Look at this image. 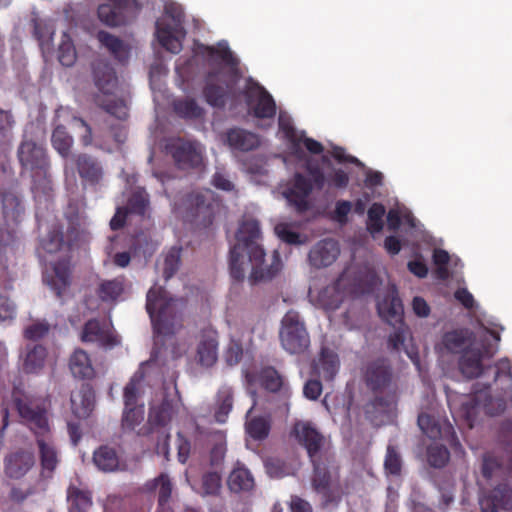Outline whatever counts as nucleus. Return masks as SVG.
I'll list each match as a JSON object with an SVG mask.
<instances>
[{
	"mask_svg": "<svg viewBox=\"0 0 512 512\" xmlns=\"http://www.w3.org/2000/svg\"><path fill=\"white\" fill-rule=\"evenodd\" d=\"M260 224L256 219H244L236 233V243L230 249L229 269L235 281L245 278L246 256L252 264L249 281L252 284L272 280L281 270L282 262L277 250L273 251L270 264L265 263V251L259 243Z\"/></svg>",
	"mask_w": 512,
	"mask_h": 512,
	"instance_id": "f257e3e1",
	"label": "nucleus"
},
{
	"mask_svg": "<svg viewBox=\"0 0 512 512\" xmlns=\"http://www.w3.org/2000/svg\"><path fill=\"white\" fill-rule=\"evenodd\" d=\"M362 379L373 394L367 408L377 412H388L398 401V382L391 362L385 357L368 361L362 369Z\"/></svg>",
	"mask_w": 512,
	"mask_h": 512,
	"instance_id": "f03ea898",
	"label": "nucleus"
},
{
	"mask_svg": "<svg viewBox=\"0 0 512 512\" xmlns=\"http://www.w3.org/2000/svg\"><path fill=\"white\" fill-rule=\"evenodd\" d=\"M91 77L99 94L94 98L97 106L119 120L128 117V107L124 100L119 98L106 99L112 96L118 88V76L114 67L103 59H97L91 64Z\"/></svg>",
	"mask_w": 512,
	"mask_h": 512,
	"instance_id": "7ed1b4c3",
	"label": "nucleus"
},
{
	"mask_svg": "<svg viewBox=\"0 0 512 512\" xmlns=\"http://www.w3.org/2000/svg\"><path fill=\"white\" fill-rule=\"evenodd\" d=\"M177 301L168 297L167 291L161 286H153L147 292L146 310L156 334L174 335L182 327V317L176 307Z\"/></svg>",
	"mask_w": 512,
	"mask_h": 512,
	"instance_id": "20e7f679",
	"label": "nucleus"
},
{
	"mask_svg": "<svg viewBox=\"0 0 512 512\" xmlns=\"http://www.w3.org/2000/svg\"><path fill=\"white\" fill-rule=\"evenodd\" d=\"M377 310L380 317L394 328L387 339L388 349L391 352H400L403 348L412 359L405 348V342L411 336V333L404 322L403 304L394 285L388 290L383 299L378 301Z\"/></svg>",
	"mask_w": 512,
	"mask_h": 512,
	"instance_id": "39448f33",
	"label": "nucleus"
},
{
	"mask_svg": "<svg viewBox=\"0 0 512 512\" xmlns=\"http://www.w3.org/2000/svg\"><path fill=\"white\" fill-rule=\"evenodd\" d=\"M11 397L19 416L32 433L50 427L48 421L50 401L48 398L25 391L21 383L14 384Z\"/></svg>",
	"mask_w": 512,
	"mask_h": 512,
	"instance_id": "423d86ee",
	"label": "nucleus"
},
{
	"mask_svg": "<svg viewBox=\"0 0 512 512\" xmlns=\"http://www.w3.org/2000/svg\"><path fill=\"white\" fill-rule=\"evenodd\" d=\"M310 179L301 173H296L290 187L283 191V196L290 207L297 213L302 214L309 210L310 203L308 197L313 187L322 190L326 183V177L318 165H308L306 168Z\"/></svg>",
	"mask_w": 512,
	"mask_h": 512,
	"instance_id": "0eeeda50",
	"label": "nucleus"
},
{
	"mask_svg": "<svg viewBox=\"0 0 512 512\" xmlns=\"http://www.w3.org/2000/svg\"><path fill=\"white\" fill-rule=\"evenodd\" d=\"M490 339L497 345L500 341V335L492 330L485 329V333L479 341L467 347L458 361L460 372L467 378H477L484 370L483 360L490 359L496 353V347L490 343Z\"/></svg>",
	"mask_w": 512,
	"mask_h": 512,
	"instance_id": "6e6552de",
	"label": "nucleus"
},
{
	"mask_svg": "<svg viewBox=\"0 0 512 512\" xmlns=\"http://www.w3.org/2000/svg\"><path fill=\"white\" fill-rule=\"evenodd\" d=\"M164 151L174 166L184 172L200 169L204 165V150L196 140L171 137L165 141Z\"/></svg>",
	"mask_w": 512,
	"mask_h": 512,
	"instance_id": "1a4fd4ad",
	"label": "nucleus"
},
{
	"mask_svg": "<svg viewBox=\"0 0 512 512\" xmlns=\"http://www.w3.org/2000/svg\"><path fill=\"white\" fill-rule=\"evenodd\" d=\"M176 213L184 221L207 227L214 219L213 205L201 192L192 191L175 202Z\"/></svg>",
	"mask_w": 512,
	"mask_h": 512,
	"instance_id": "9d476101",
	"label": "nucleus"
},
{
	"mask_svg": "<svg viewBox=\"0 0 512 512\" xmlns=\"http://www.w3.org/2000/svg\"><path fill=\"white\" fill-rule=\"evenodd\" d=\"M279 338L284 350L290 354H302L310 346V337L298 312L288 311L281 320Z\"/></svg>",
	"mask_w": 512,
	"mask_h": 512,
	"instance_id": "9b49d317",
	"label": "nucleus"
},
{
	"mask_svg": "<svg viewBox=\"0 0 512 512\" xmlns=\"http://www.w3.org/2000/svg\"><path fill=\"white\" fill-rule=\"evenodd\" d=\"M250 115L257 119H273L277 106L272 95L253 78L246 79L241 91Z\"/></svg>",
	"mask_w": 512,
	"mask_h": 512,
	"instance_id": "f8f14e48",
	"label": "nucleus"
},
{
	"mask_svg": "<svg viewBox=\"0 0 512 512\" xmlns=\"http://www.w3.org/2000/svg\"><path fill=\"white\" fill-rule=\"evenodd\" d=\"M18 161L25 171L34 176H45L50 168L46 148L41 141L24 136L17 149Z\"/></svg>",
	"mask_w": 512,
	"mask_h": 512,
	"instance_id": "ddd939ff",
	"label": "nucleus"
},
{
	"mask_svg": "<svg viewBox=\"0 0 512 512\" xmlns=\"http://www.w3.org/2000/svg\"><path fill=\"white\" fill-rule=\"evenodd\" d=\"M165 13L173 20V25L156 23V36L160 45L167 51L178 54L182 50V39L186 35L183 27L184 13L180 7L169 5Z\"/></svg>",
	"mask_w": 512,
	"mask_h": 512,
	"instance_id": "4468645a",
	"label": "nucleus"
},
{
	"mask_svg": "<svg viewBox=\"0 0 512 512\" xmlns=\"http://www.w3.org/2000/svg\"><path fill=\"white\" fill-rule=\"evenodd\" d=\"M292 434L298 443L305 448L310 460L324 457L329 461V442L314 424L308 421H298L294 424Z\"/></svg>",
	"mask_w": 512,
	"mask_h": 512,
	"instance_id": "2eb2a0df",
	"label": "nucleus"
},
{
	"mask_svg": "<svg viewBox=\"0 0 512 512\" xmlns=\"http://www.w3.org/2000/svg\"><path fill=\"white\" fill-rule=\"evenodd\" d=\"M41 465V474L44 477H52L60 459L58 449L55 445L51 428L42 429L33 433Z\"/></svg>",
	"mask_w": 512,
	"mask_h": 512,
	"instance_id": "dca6fc26",
	"label": "nucleus"
},
{
	"mask_svg": "<svg viewBox=\"0 0 512 512\" xmlns=\"http://www.w3.org/2000/svg\"><path fill=\"white\" fill-rule=\"evenodd\" d=\"M139 380L133 377L124 388L125 409L122 417L124 429L133 430L144 420V405L137 404Z\"/></svg>",
	"mask_w": 512,
	"mask_h": 512,
	"instance_id": "f3484780",
	"label": "nucleus"
},
{
	"mask_svg": "<svg viewBox=\"0 0 512 512\" xmlns=\"http://www.w3.org/2000/svg\"><path fill=\"white\" fill-rule=\"evenodd\" d=\"M310 461L313 465L312 485L314 490L324 496L326 503L338 504L341 497L339 495L334 496L331 491L332 474L330 467L333 462V455H330L329 461H326L324 457Z\"/></svg>",
	"mask_w": 512,
	"mask_h": 512,
	"instance_id": "a211bd4d",
	"label": "nucleus"
},
{
	"mask_svg": "<svg viewBox=\"0 0 512 512\" xmlns=\"http://www.w3.org/2000/svg\"><path fill=\"white\" fill-rule=\"evenodd\" d=\"M81 341L97 343L100 347L112 348L119 344L117 336L113 333L110 324L105 320L96 318L88 320L81 332Z\"/></svg>",
	"mask_w": 512,
	"mask_h": 512,
	"instance_id": "6ab92c4d",
	"label": "nucleus"
},
{
	"mask_svg": "<svg viewBox=\"0 0 512 512\" xmlns=\"http://www.w3.org/2000/svg\"><path fill=\"white\" fill-rule=\"evenodd\" d=\"M218 332L208 326L201 329L198 335L195 359L205 368L214 366L218 360Z\"/></svg>",
	"mask_w": 512,
	"mask_h": 512,
	"instance_id": "aec40b11",
	"label": "nucleus"
},
{
	"mask_svg": "<svg viewBox=\"0 0 512 512\" xmlns=\"http://www.w3.org/2000/svg\"><path fill=\"white\" fill-rule=\"evenodd\" d=\"M4 473L10 479H21L35 465V455L31 450L19 448L4 457Z\"/></svg>",
	"mask_w": 512,
	"mask_h": 512,
	"instance_id": "412c9836",
	"label": "nucleus"
},
{
	"mask_svg": "<svg viewBox=\"0 0 512 512\" xmlns=\"http://www.w3.org/2000/svg\"><path fill=\"white\" fill-rule=\"evenodd\" d=\"M75 168L83 184L97 186L104 177L101 162L87 153H78L72 157Z\"/></svg>",
	"mask_w": 512,
	"mask_h": 512,
	"instance_id": "4be33fe9",
	"label": "nucleus"
},
{
	"mask_svg": "<svg viewBox=\"0 0 512 512\" xmlns=\"http://www.w3.org/2000/svg\"><path fill=\"white\" fill-rule=\"evenodd\" d=\"M44 281L62 299L71 285L70 257L66 256L52 266V272L44 275Z\"/></svg>",
	"mask_w": 512,
	"mask_h": 512,
	"instance_id": "5701e85b",
	"label": "nucleus"
},
{
	"mask_svg": "<svg viewBox=\"0 0 512 512\" xmlns=\"http://www.w3.org/2000/svg\"><path fill=\"white\" fill-rule=\"evenodd\" d=\"M221 74L219 68L211 69L205 76L203 96L206 102L214 108H224L227 102L229 85H219L217 80Z\"/></svg>",
	"mask_w": 512,
	"mask_h": 512,
	"instance_id": "b1692460",
	"label": "nucleus"
},
{
	"mask_svg": "<svg viewBox=\"0 0 512 512\" xmlns=\"http://www.w3.org/2000/svg\"><path fill=\"white\" fill-rule=\"evenodd\" d=\"M225 143L231 150L249 152L260 146L258 134L240 127L229 128L225 132Z\"/></svg>",
	"mask_w": 512,
	"mask_h": 512,
	"instance_id": "393cba45",
	"label": "nucleus"
},
{
	"mask_svg": "<svg viewBox=\"0 0 512 512\" xmlns=\"http://www.w3.org/2000/svg\"><path fill=\"white\" fill-rule=\"evenodd\" d=\"M476 342V335L468 328H458L445 332L441 339L444 349L452 354L463 353L467 347Z\"/></svg>",
	"mask_w": 512,
	"mask_h": 512,
	"instance_id": "a878e982",
	"label": "nucleus"
},
{
	"mask_svg": "<svg viewBox=\"0 0 512 512\" xmlns=\"http://www.w3.org/2000/svg\"><path fill=\"white\" fill-rule=\"evenodd\" d=\"M48 351L42 344L26 345L22 358V371L25 374L38 375L45 367Z\"/></svg>",
	"mask_w": 512,
	"mask_h": 512,
	"instance_id": "bb28decb",
	"label": "nucleus"
},
{
	"mask_svg": "<svg viewBox=\"0 0 512 512\" xmlns=\"http://www.w3.org/2000/svg\"><path fill=\"white\" fill-rule=\"evenodd\" d=\"M339 253L340 249L335 240L323 239L310 250L309 260L317 268L326 267L337 259Z\"/></svg>",
	"mask_w": 512,
	"mask_h": 512,
	"instance_id": "cd10ccee",
	"label": "nucleus"
},
{
	"mask_svg": "<svg viewBox=\"0 0 512 512\" xmlns=\"http://www.w3.org/2000/svg\"><path fill=\"white\" fill-rule=\"evenodd\" d=\"M95 392L91 385L83 384L78 393L71 395V408L74 415L79 418H87L94 409Z\"/></svg>",
	"mask_w": 512,
	"mask_h": 512,
	"instance_id": "c85d7f7f",
	"label": "nucleus"
},
{
	"mask_svg": "<svg viewBox=\"0 0 512 512\" xmlns=\"http://www.w3.org/2000/svg\"><path fill=\"white\" fill-rule=\"evenodd\" d=\"M113 4H101L97 9L100 21L107 26L116 27L124 23L122 10L125 9L131 0H110ZM136 3V0H132Z\"/></svg>",
	"mask_w": 512,
	"mask_h": 512,
	"instance_id": "c756f323",
	"label": "nucleus"
},
{
	"mask_svg": "<svg viewBox=\"0 0 512 512\" xmlns=\"http://www.w3.org/2000/svg\"><path fill=\"white\" fill-rule=\"evenodd\" d=\"M71 246V242L64 239L63 227L59 224H53L41 239V248L49 254L70 252Z\"/></svg>",
	"mask_w": 512,
	"mask_h": 512,
	"instance_id": "7c9ffc66",
	"label": "nucleus"
},
{
	"mask_svg": "<svg viewBox=\"0 0 512 512\" xmlns=\"http://www.w3.org/2000/svg\"><path fill=\"white\" fill-rule=\"evenodd\" d=\"M69 369L72 375L78 379H91L95 375V370L88 353L81 348L75 349L71 354Z\"/></svg>",
	"mask_w": 512,
	"mask_h": 512,
	"instance_id": "2f4dec72",
	"label": "nucleus"
},
{
	"mask_svg": "<svg viewBox=\"0 0 512 512\" xmlns=\"http://www.w3.org/2000/svg\"><path fill=\"white\" fill-rule=\"evenodd\" d=\"M68 512H89L93 502L92 494L87 489H82L70 484L67 489Z\"/></svg>",
	"mask_w": 512,
	"mask_h": 512,
	"instance_id": "473e14b6",
	"label": "nucleus"
},
{
	"mask_svg": "<svg viewBox=\"0 0 512 512\" xmlns=\"http://www.w3.org/2000/svg\"><path fill=\"white\" fill-rule=\"evenodd\" d=\"M126 278L118 276L114 279L103 280L97 288V296L102 302L113 303L119 300L125 291Z\"/></svg>",
	"mask_w": 512,
	"mask_h": 512,
	"instance_id": "72a5a7b5",
	"label": "nucleus"
},
{
	"mask_svg": "<svg viewBox=\"0 0 512 512\" xmlns=\"http://www.w3.org/2000/svg\"><path fill=\"white\" fill-rule=\"evenodd\" d=\"M175 414L173 400L164 398L160 404L150 408L148 422L152 427H166Z\"/></svg>",
	"mask_w": 512,
	"mask_h": 512,
	"instance_id": "f704fd0d",
	"label": "nucleus"
},
{
	"mask_svg": "<svg viewBox=\"0 0 512 512\" xmlns=\"http://www.w3.org/2000/svg\"><path fill=\"white\" fill-rule=\"evenodd\" d=\"M234 404V392L229 386H222L215 398L214 418L218 423H225Z\"/></svg>",
	"mask_w": 512,
	"mask_h": 512,
	"instance_id": "c9c22d12",
	"label": "nucleus"
},
{
	"mask_svg": "<svg viewBox=\"0 0 512 512\" xmlns=\"http://www.w3.org/2000/svg\"><path fill=\"white\" fill-rule=\"evenodd\" d=\"M339 358L336 353L328 348H322L318 363L315 364L314 369L326 381L334 379L339 370Z\"/></svg>",
	"mask_w": 512,
	"mask_h": 512,
	"instance_id": "e433bc0d",
	"label": "nucleus"
},
{
	"mask_svg": "<svg viewBox=\"0 0 512 512\" xmlns=\"http://www.w3.org/2000/svg\"><path fill=\"white\" fill-rule=\"evenodd\" d=\"M97 39L119 62L123 63L129 59L130 49L120 38L109 32L99 31Z\"/></svg>",
	"mask_w": 512,
	"mask_h": 512,
	"instance_id": "4c0bfd02",
	"label": "nucleus"
},
{
	"mask_svg": "<svg viewBox=\"0 0 512 512\" xmlns=\"http://www.w3.org/2000/svg\"><path fill=\"white\" fill-rule=\"evenodd\" d=\"M174 113L184 120H197L203 117L204 109L198 105L195 99L185 97L172 102Z\"/></svg>",
	"mask_w": 512,
	"mask_h": 512,
	"instance_id": "58836bf2",
	"label": "nucleus"
},
{
	"mask_svg": "<svg viewBox=\"0 0 512 512\" xmlns=\"http://www.w3.org/2000/svg\"><path fill=\"white\" fill-rule=\"evenodd\" d=\"M227 485L232 492L250 491L254 478L247 468L238 464L229 474Z\"/></svg>",
	"mask_w": 512,
	"mask_h": 512,
	"instance_id": "ea45409f",
	"label": "nucleus"
},
{
	"mask_svg": "<svg viewBox=\"0 0 512 512\" xmlns=\"http://www.w3.org/2000/svg\"><path fill=\"white\" fill-rule=\"evenodd\" d=\"M173 485L170 480V477L161 473L158 477L154 478L145 483L144 490L148 493L157 492L158 493V504L160 506L166 505L172 494Z\"/></svg>",
	"mask_w": 512,
	"mask_h": 512,
	"instance_id": "a19ab883",
	"label": "nucleus"
},
{
	"mask_svg": "<svg viewBox=\"0 0 512 512\" xmlns=\"http://www.w3.org/2000/svg\"><path fill=\"white\" fill-rule=\"evenodd\" d=\"M93 463L104 472L115 471L119 466L116 450L108 445H102L93 453Z\"/></svg>",
	"mask_w": 512,
	"mask_h": 512,
	"instance_id": "79ce46f5",
	"label": "nucleus"
},
{
	"mask_svg": "<svg viewBox=\"0 0 512 512\" xmlns=\"http://www.w3.org/2000/svg\"><path fill=\"white\" fill-rule=\"evenodd\" d=\"M130 214L144 217L150 207L149 194L143 187H137L129 196L127 205L124 206Z\"/></svg>",
	"mask_w": 512,
	"mask_h": 512,
	"instance_id": "37998d69",
	"label": "nucleus"
},
{
	"mask_svg": "<svg viewBox=\"0 0 512 512\" xmlns=\"http://www.w3.org/2000/svg\"><path fill=\"white\" fill-rule=\"evenodd\" d=\"M51 142L53 148L63 157L67 158L73 146V137L63 125H58L52 132Z\"/></svg>",
	"mask_w": 512,
	"mask_h": 512,
	"instance_id": "c03bdc74",
	"label": "nucleus"
},
{
	"mask_svg": "<svg viewBox=\"0 0 512 512\" xmlns=\"http://www.w3.org/2000/svg\"><path fill=\"white\" fill-rule=\"evenodd\" d=\"M487 506L509 510L512 508V488L506 483H500L493 488Z\"/></svg>",
	"mask_w": 512,
	"mask_h": 512,
	"instance_id": "a18cd8bd",
	"label": "nucleus"
},
{
	"mask_svg": "<svg viewBox=\"0 0 512 512\" xmlns=\"http://www.w3.org/2000/svg\"><path fill=\"white\" fill-rule=\"evenodd\" d=\"M206 53L210 57H218L221 61L231 68V72L235 78H238V60L233 55L232 51L227 44H219L217 47L207 46L205 48Z\"/></svg>",
	"mask_w": 512,
	"mask_h": 512,
	"instance_id": "49530a36",
	"label": "nucleus"
},
{
	"mask_svg": "<svg viewBox=\"0 0 512 512\" xmlns=\"http://www.w3.org/2000/svg\"><path fill=\"white\" fill-rule=\"evenodd\" d=\"M386 209L381 203H373L367 211L366 229L372 235L380 233L383 230V217Z\"/></svg>",
	"mask_w": 512,
	"mask_h": 512,
	"instance_id": "de8ad7c7",
	"label": "nucleus"
},
{
	"mask_svg": "<svg viewBox=\"0 0 512 512\" xmlns=\"http://www.w3.org/2000/svg\"><path fill=\"white\" fill-rule=\"evenodd\" d=\"M270 429V420L264 416L253 417L246 423V431L254 440L266 439Z\"/></svg>",
	"mask_w": 512,
	"mask_h": 512,
	"instance_id": "09e8293b",
	"label": "nucleus"
},
{
	"mask_svg": "<svg viewBox=\"0 0 512 512\" xmlns=\"http://www.w3.org/2000/svg\"><path fill=\"white\" fill-rule=\"evenodd\" d=\"M51 325L45 319H38L27 325L23 330V337L29 341L42 340L48 336Z\"/></svg>",
	"mask_w": 512,
	"mask_h": 512,
	"instance_id": "8fccbe9b",
	"label": "nucleus"
},
{
	"mask_svg": "<svg viewBox=\"0 0 512 512\" xmlns=\"http://www.w3.org/2000/svg\"><path fill=\"white\" fill-rule=\"evenodd\" d=\"M77 59L75 46L71 38L64 33L58 48V60L65 67L74 65Z\"/></svg>",
	"mask_w": 512,
	"mask_h": 512,
	"instance_id": "3c124183",
	"label": "nucleus"
},
{
	"mask_svg": "<svg viewBox=\"0 0 512 512\" xmlns=\"http://www.w3.org/2000/svg\"><path fill=\"white\" fill-rule=\"evenodd\" d=\"M259 381L261 386L270 392L279 391L283 384L281 375L273 367L263 368L259 374Z\"/></svg>",
	"mask_w": 512,
	"mask_h": 512,
	"instance_id": "603ef678",
	"label": "nucleus"
},
{
	"mask_svg": "<svg viewBox=\"0 0 512 512\" xmlns=\"http://www.w3.org/2000/svg\"><path fill=\"white\" fill-rule=\"evenodd\" d=\"M449 458L450 453L444 445L434 443L428 446L427 461L432 467H444L448 463Z\"/></svg>",
	"mask_w": 512,
	"mask_h": 512,
	"instance_id": "864d4df0",
	"label": "nucleus"
},
{
	"mask_svg": "<svg viewBox=\"0 0 512 512\" xmlns=\"http://www.w3.org/2000/svg\"><path fill=\"white\" fill-rule=\"evenodd\" d=\"M64 214L70 225V233H74L86 225V217L80 211L77 201H70Z\"/></svg>",
	"mask_w": 512,
	"mask_h": 512,
	"instance_id": "5fc2aeb1",
	"label": "nucleus"
},
{
	"mask_svg": "<svg viewBox=\"0 0 512 512\" xmlns=\"http://www.w3.org/2000/svg\"><path fill=\"white\" fill-rule=\"evenodd\" d=\"M417 424L421 431L430 439H436L442 434L439 422L427 413H420L418 415Z\"/></svg>",
	"mask_w": 512,
	"mask_h": 512,
	"instance_id": "6e6d98bb",
	"label": "nucleus"
},
{
	"mask_svg": "<svg viewBox=\"0 0 512 512\" xmlns=\"http://www.w3.org/2000/svg\"><path fill=\"white\" fill-rule=\"evenodd\" d=\"M181 251L180 247H172L165 255L163 266L165 280L172 278L178 271L181 263Z\"/></svg>",
	"mask_w": 512,
	"mask_h": 512,
	"instance_id": "4d7b16f0",
	"label": "nucleus"
},
{
	"mask_svg": "<svg viewBox=\"0 0 512 512\" xmlns=\"http://www.w3.org/2000/svg\"><path fill=\"white\" fill-rule=\"evenodd\" d=\"M384 468L387 474L398 476L401 473L402 459L397 449L388 445L384 460Z\"/></svg>",
	"mask_w": 512,
	"mask_h": 512,
	"instance_id": "13d9d810",
	"label": "nucleus"
},
{
	"mask_svg": "<svg viewBox=\"0 0 512 512\" xmlns=\"http://www.w3.org/2000/svg\"><path fill=\"white\" fill-rule=\"evenodd\" d=\"M274 231L278 238L287 244L299 245L304 243L301 234L294 231L288 223H278Z\"/></svg>",
	"mask_w": 512,
	"mask_h": 512,
	"instance_id": "bf43d9fd",
	"label": "nucleus"
},
{
	"mask_svg": "<svg viewBox=\"0 0 512 512\" xmlns=\"http://www.w3.org/2000/svg\"><path fill=\"white\" fill-rule=\"evenodd\" d=\"M222 478L218 472H207L202 477V489L204 495L216 496L222 486Z\"/></svg>",
	"mask_w": 512,
	"mask_h": 512,
	"instance_id": "052dcab7",
	"label": "nucleus"
},
{
	"mask_svg": "<svg viewBox=\"0 0 512 512\" xmlns=\"http://www.w3.org/2000/svg\"><path fill=\"white\" fill-rule=\"evenodd\" d=\"M32 22L34 37L39 41L40 45L43 46L51 40L54 30L49 23L42 19L35 18Z\"/></svg>",
	"mask_w": 512,
	"mask_h": 512,
	"instance_id": "680f3d73",
	"label": "nucleus"
},
{
	"mask_svg": "<svg viewBox=\"0 0 512 512\" xmlns=\"http://www.w3.org/2000/svg\"><path fill=\"white\" fill-rule=\"evenodd\" d=\"M479 402L476 396L470 397L461 403L460 413L464 417L467 425L471 428L477 415V407Z\"/></svg>",
	"mask_w": 512,
	"mask_h": 512,
	"instance_id": "e2e57ef3",
	"label": "nucleus"
},
{
	"mask_svg": "<svg viewBox=\"0 0 512 512\" xmlns=\"http://www.w3.org/2000/svg\"><path fill=\"white\" fill-rule=\"evenodd\" d=\"M279 128L284 133L285 138L294 146H298L300 139L297 136V131L293 126L290 119H285L279 116Z\"/></svg>",
	"mask_w": 512,
	"mask_h": 512,
	"instance_id": "0e129e2a",
	"label": "nucleus"
},
{
	"mask_svg": "<svg viewBox=\"0 0 512 512\" xmlns=\"http://www.w3.org/2000/svg\"><path fill=\"white\" fill-rule=\"evenodd\" d=\"M331 156L339 163H349L358 167H364V164L357 157L346 154L345 149L340 146H334L332 148Z\"/></svg>",
	"mask_w": 512,
	"mask_h": 512,
	"instance_id": "69168bd1",
	"label": "nucleus"
},
{
	"mask_svg": "<svg viewBox=\"0 0 512 512\" xmlns=\"http://www.w3.org/2000/svg\"><path fill=\"white\" fill-rule=\"evenodd\" d=\"M243 355V348L241 343L237 341H231L227 347L225 358L229 365H236L240 362Z\"/></svg>",
	"mask_w": 512,
	"mask_h": 512,
	"instance_id": "338daca9",
	"label": "nucleus"
},
{
	"mask_svg": "<svg viewBox=\"0 0 512 512\" xmlns=\"http://www.w3.org/2000/svg\"><path fill=\"white\" fill-rule=\"evenodd\" d=\"M16 315L15 304L5 295H0V320H10Z\"/></svg>",
	"mask_w": 512,
	"mask_h": 512,
	"instance_id": "774afa93",
	"label": "nucleus"
}]
</instances>
